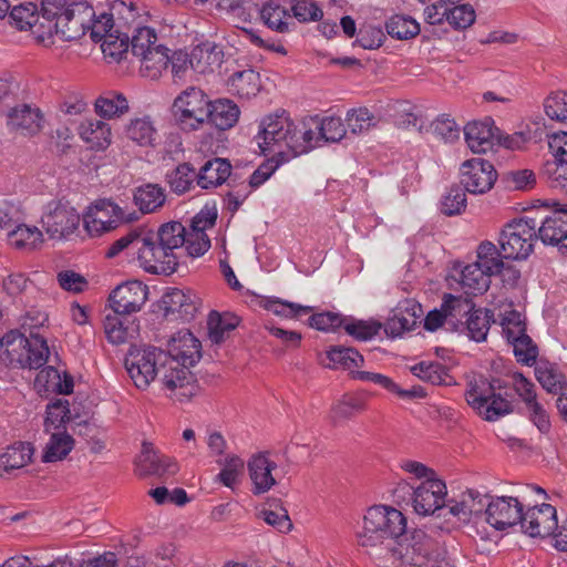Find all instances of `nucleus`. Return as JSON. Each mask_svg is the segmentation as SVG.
Listing matches in <instances>:
<instances>
[{"label": "nucleus", "instance_id": "nucleus-1", "mask_svg": "<svg viewBox=\"0 0 567 567\" xmlns=\"http://www.w3.org/2000/svg\"><path fill=\"white\" fill-rule=\"evenodd\" d=\"M185 236L186 228L179 221L164 223L157 230L135 227L114 240L105 257L112 259L123 254L150 274L171 275L177 269V250L183 248Z\"/></svg>", "mask_w": 567, "mask_h": 567}, {"label": "nucleus", "instance_id": "nucleus-2", "mask_svg": "<svg viewBox=\"0 0 567 567\" xmlns=\"http://www.w3.org/2000/svg\"><path fill=\"white\" fill-rule=\"evenodd\" d=\"M91 14L87 0H44L38 22H33L29 30L44 47L54 43V34L63 41H74L84 35V25Z\"/></svg>", "mask_w": 567, "mask_h": 567}, {"label": "nucleus", "instance_id": "nucleus-3", "mask_svg": "<svg viewBox=\"0 0 567 567\" xmlns=\"http://www.w3.org/2000/svg\"><path fill=\"white\" fill-rule=\"evenodd\" d=\"M302 132L303 121L296 123L282 111L262 117L255 140L262 154H275L280 157V162H286L309 152Z\"/></svg>", "mask_w": 567, "mask_h": 567}, {"label": "nucleus", "instance_id": "nucleus-4", "mask_svg": "<svg viewBox=\"0 0 567 567\" xmlns=\"http://www.w3.org/2000/svg\"><path fill=\"white\" fill-rule=\"evenodd\" d=\"M363 532L364 534L360 536L363 546L390 537L400 539L399 548L395 551L405 561L411 563L414 560V556L422 555L421 544L413 540L423 535L415 534L412 536V540H409L405 536L406 518L394 507L374 505L368 508L363 515Z\"/></svg>", "mask_w": 567, "mask_h": 567}, {"label": "nucleus", "instance_id": "nucleus-5", "mask_svg": "<svg viewBox=\"0 0 567 567\" xmlns=\"http://www.w3.org/2000/svg\"><path fill=\"white\" fill-rule=\"evenodd\" d=\"M467 404L485 421L494 422L513 412L512 395L502 379L473 378L465 391Z\"/></svg>", "mask_w": 567, "mask_h": 567}, {"label": "nucleus", "instance_id": "nucleus-6", "mask_svg": "<svg viewBox=\"0 0 567 567\" xmlns=\"http://www.w3.org/2000/svg\"><path fill=\"white\" fill-rule=\"evenodd\" d=\"M141 18L131 27H125L130 35L132 54L141 60V73L152 80L157 79L162 71L168 66V50L157 44L156 31L144 22L147 21V13L140 8Z\"/></svg>", "mask_w": 567, "mask_h": 567}, {"label": "nucleus", "instance_id": "nucleus-7", "mask_svg": "<svg viewBox=\"0 0 567 567\" xmlns=\"http://www.w3.org/2000/svg\"><path fill=\"white\" fill-rule=\"evenodd\" d=\"M30 338L18 331H10L0 339V359L8 364L18 363L22 368L39 369L49 359L47 340L33 331Z\"/></svg>", "mask_w": 567, "mask_h": 567}, {"label": "nucleus", "instance_id": "nucleus-8", "mask_svg": "<svg viewBox=\"0 0 567 567\" xmlns=\"http://www.w3.org/2000/svg\"><path fill=\"white\" fill-rule=\"evenodd\" d=\"M210 100L199 87L189 86L182 91L172 104L175 125L183 132L198 131L209 117Z\"/></svg>", "mask_w": 567, "mask_h": 567}, {"label": "nucleus", "instance_id": "nucleus-9", "mask_svg": "<svg viewBox=\"0 0 567 567\" xmlns=\"http://www.w3.org/2000/svg\"><path fill=\"white\" fill-rule=\"evenodd\" d=\"M89 8L92 14L84 25V34L90 31L94 42H101L109 33H114L115 29L131 27L141 18L140 8L132 0H113L110 13L104 12L99 17H95L92 6L89 4Z\"/></svg>", "mask_w": 567, "mask_h": 567}, {"label": "nucleus", "instance_id": "nucleus-10", "mask_svg": "<svg viewBox=\"0 0 567 567\" xmlns=\"http://www.w3.org/2000/svg\"><path fill=\"white\" fill-rule=\"evenodd\" d=\"M537 223L534 218L523 217L506 224L499 235L501 252L506 259L524 260L534 250L538 239Z\"/></svg>", "mask_w": 567, "mask_h": 567}, {"label": "nucleus", "instance_id": "nucleus-11", "mask_svg": "<svg viewBox=\"0 0 567 567\" xmlns=\"http://www.w3.org/2000/svg\"><path fill=\"white\" fill-rule=\"evenodd\" d=\"M165 351L156 347L131 348L125 357V369L136 388L145 390L167 360Z\"/></svg>", "mask_w": 567, "mask_h": 567}, {"label": "nucleus", "instance_id": "nucleus-12", "mask_svg": "<svg viewBox=\"0 0 567 567\" xmlns=\"http://www.w3.org/2000/svg\"><path fill=\"white\" fill-rule=\"evenodd\" d=\"M424 21L431 25L447 23L453 30H465L476 20L473 6L464 0H437L423 11Z\"/></svg>", "mask_w": 567, "mask_h": 567}, {"label": "nucleus", "instance_id": "nucleus-13", "mask_svg": "<svg viewBox=\"0 0 567 567\" xmlns=\"http://www.w3.org/2000/svg\"><path fill=\"white\" fill-rule=\"evenodd\" d=\"M164 365L159 368V381L166 395L181 403L188 402L198 392V383L189 368L167 354Z\"/></svg>", "mask_w": 567, "mask_h": 567}, {"label": "nucleus", "instance_id": "nucleus-14", "mask_svg": "<svg viewBox=\"0 0 567 567\" xmlns=\"http://www.w3.org/2000/svg\"><path fill=\"white\" fill-rule=\"evenodd\" d=\"M81 217L68 202L52 200L48 203L41 216V224L52 239H68L78 230Z\"/></svg>", "mask_w": 567, "mask_h": 567}, {"label": "nucleus", "instance_id": "nucleus-15", "mask_svg": "<svg viewBox=\"0 0 567 567\" xmlns=\"http://www.w3.org/2000/svg\"><path fill=\"white\" fill-rule=\"evenodd\" d=\"M130 218L125 212L109 199L97 200L83 215V226L86 233L94 237L115 229Z\"/></svg>", "mask_w": 567, "mask_h": 567}, {"label": "nucleus", "instance_id": "nucleus-16", "mask_svg": "<svg viewBox=\"0 0 567 567\" xmlns=\"http://www.w3.org/2000/svg\"><path fill=\"white\" fill-rule=\"evenodd\" d=\"M464 136L467 146L473 153H486L498 144H503L508 148L515 147L513 143L515 137H505L502 141L499 130L491 117L467 123L464 127Z\"/></svg>", "mask_w": 567, "mask_h": 567}, {"label": "nucleus", "instance_id": "nucleus-17", "mask_svg": "<svg viewBox=\"0 0 567 567\" xmlns=\"http://www.w3.org/2000/svg\"><path fill=\"white\" fill-rule=\"evenodd\" d=\"M497 179L494 165L484 158H471L460 167V182L471 194H485L492 189Z\"/></svg>", "mask_w": 567, "mask_h": 567}, {"label": "nucleus", "instance_id": "nucleus-18", "mask_svg": "<svg viewBox=\"0 0 567 567\" xmlns=\"http://www.w3.org/2000/svg\"><path fill=\"white\" fill-rule=\"evenodd\" d=\"M422 316L423 308L416 300H401L386 318L384 332L391 339L403 338L421 323Z\"/></svg>", "mask_w": 567, "mask_h": 567}, {"label": "nucleus", "instance_id": "nucleus-19", "mask_svg": "<svg viewBox=\"0 0 567 567\" xmlns=\"http://www.w3.org/2000/svg\"><path fill=\"white\" fill-rule=\"evenodd\" d=\"M446 484L437 477H427L413 489L411 504L420 516L433 515L445 505Z\"/></svg>", "mask_w": 567, "mask_h": 567}, {"label": "nucleus", "instance_id": "nucleus-20", "mask_svg": "<svg viewBox=\"0 0 567 567\" xmlns=\"http://www.w3.org/2000/svg\"><path fill=\"white\" fill-rule=\"evenodd\" d=\"M303 135L309 151L326 142H338L344 134L346 128L340 117L310 116L303 120Z\"/></svg>", "mask_w": 567, "mask_h": 567}, {"label": "nucleus", "instance_id": "nucleus-21", "mask_svg": "<svg viewBox=\"0 0 567 567\" xmlns=\"http://www.w3.org/2000/svg\"><path fill=\"white\" fill-rule=\"evenodd\" d=\"M486 522L497 530L522 524L523 502L518 497L499 496L493 498L485 508Z\"/></svg>", "mask_w": 567, "mask_h": 567}, {"label": "nucleus", "instance_id": "nucleus-22", "mask_svg": "<svg viewBox=\"0 0 567 567\" xmlns=\"http://www.w3.org/2000/svg\"><path fill=\"white\" fill-rule=\"evenodd\" d=\"M147 296L148 288L142 281H126L117 286L110 295V307L113 311L132 316L142 309Z\"/></svg>", "mask_w": 567, "mask_h": 567}, {"label": "nucleus", "instance_id": "nucleus-23", "mask_svg": "<svg viewBox=\"0 0 567 567\" xmlns=\"http://www.w3.org/2000/svg\"><path fill=\"white\" fill-rule=\"evenodd\" d=\"M520 525L524 533L530 537L550 536L558 528L557 511L546 503L528 507L527 511H523Z\"/></svg>", "mask_w": 567, "mask_h": 567}, {"label": "nucleus", "instance_id": "nucleus-24", "mask_svg": "<svg viewBox=\"0 0 567 567\" xmlns=\"http://www.w3.org/2000/svg\"><path fill=\"white\" fill-rule=\"evenodd\" d=\"M136 470L141 476H172L177 473L178 465L174 458L155 450L152 443L144 442L137 457Z\"/></svg>", "mask_w": 567, "mask_h": 567}, {"label": "nucleus", "instance_id": "nucleus-25", "mask_svg": "<svg viewBox=\"0 0 567 567\" xmlns=\"http://www.w3.org/2000/svg\"><path fill=\"white\" fill-rule=\"evenodd\" d=\"M202 344L195 336L186 329L179 330L172 336L167 343L165 354L182 364L195 365L202 358Z\"/></svg>", "mask_w": 567, "mask_h": 567}, {"label": "nucleus", "instance_id": "nucleus-26", "mask_svg": "<svg viewBox=\"0 0 567 567\" xmlns=\"http://www.w3.org/2000/svg\"><path fill=\"white\" fill-rule=\"evenodd\" d=\"M164 316L172 321H189L197 312V302L190 293L171 288L162 297Z\"/></svg>", "mask_w": 567, "mask_h": 567}, {"label": "nucleus", "instance_id": "nucleus-27", "mask_svg": "<svg viewBox=\"0 0 567 567\" xmlns=\"http://www.w3.org/2000/svg\"><path fill=\"white\" fill-rule=\"evenodd\" d=\"M452 278L465 295H483L491 286V277L477 265L456 262L453 267Z\"/></svg>", "mask_w": 567, "mask_h": 567}, {"label": "nucleus", "instance_id": "nucleus-28", "mask_svg": "<svg viewBox=\"0 0 567 567\" xmlns=\"http://www.w3.org/2000/svg\"><path fill=\"white\" fill-rule=\"evenodd\" d=\"M103 328L110 343L123 344L137 336L140 324L135 317L113 311L105 316Z\"/></svg>", "mask_w": 567, "mask_h": 567}, {"label": "nucleus", "instance_id": "nucleus-29", "mask_svg": "<svg viewBox=\"0 0 567 567\" xmlns=\"http://www.w3.org/2000/svg\"><path fill=\"white\" fill-rule=\"evenodd\" d=\"M277 468V464L269 460L267 453H259L248 462V473L252 483V494L260 495L267 493L276 485L272 471Z\"/></svg>", "mask_w": 567, "mask_h": 567}, {"label": "nucleus", "instance_id": "nucleus-30", "mask_svg": "<svg viewBox=\"0 0 567 567\" xmlns=\"http://www.w3.org/2000/svg\"><path fill=\"white\" fill-rule=\"evenodd\" d=\"M537 236L545 245H561L567 248V210H554L546 216Z\"/></svg>", "mask_w": 567, "mask_h": 567}, {"label": "nucleus", "instance_id": "nucleus-31", "mask_svg": "<svg viewBox=\"0 0 567 567\" xmlns=\"http://www.w3.org/2000/svg\"><path fill=\"white\" fill-rule=\"evenodd\" d=\"M78 133L91 150L104 151L112 143L111 126L101 120L93 117L84 120L79 125Z\"/></svg>", "mask_w": 567, "mask_h": 567}, {"label": "nucleus", "instance_id": "nucleus-32", "mask_svg": "<svg viewBox=\"0 0 567 567\" xmlns=\"http://www.w3.org/2000/svg\"><path fill=\"white\" fill-rule=\"evenodd\" d=\"M9 125L24 135H33L43 126V114L38 107L23 104L9 113Z\"/></svg>", "mask_w": 567, "mask_h": 567}, {"label": "nucleus", "instance_id": "nucleus-33", "mask_svg": "<svg viewBox=\"0 0 567 567\" xmlns=\"http://www.w3.org/2000/svg\"><path fill=\"white\" fill-rule=\"evenodd\" d=\"M127 140L141 147H153L158 137L157 128L151 116L131 118L124 130Z\"/></svg>", "mask_w": 567, "mask_h": 567}, {"label": "nucleus", "instance_id": "nucleus-34", "mask_svg": "<svg viewBox=\"0 0 567 567\" xmlns=\"http://www.w3.org/2000/svg\"><path fill=\"white\" fill-rule=\"evenodd\" d=\"M230 163L220 157L208 159L197 173V185L203 189L223 185L230 176Z\"/></svg>", "mask_w": 567, "mask_h": 567}, {"label": "nucleus", "instance_id": "nucleus-35", "mask_svg": "<svg viewBox=\"0 0 567 567\" xmlns=\"http://www.w3.org/2000/svg\"><path fill=\"white\" fill-rule=\"evenodd\" d=\"M260 18L269 29L279 33L290 32L295 27L290 11L277 0H268L262 4Z\"/></svg>", "mask_w": 567, "mask_h": 567}, {"label": "nucleus", "instance_id": "nucleus-36", "mask_svg": "<svg viewBox=\"0 0 567 567\" xmlns=\"http://www.w3.org/2000/svg\"><path fill=\"white\" fill-rule=\"evenodd\" d=\"M8 240L17 249L31 251L37 249L44 239L37 226L19 221L8 231Z\"/></svg>", "mask_w": 567, "mask_h": 567}, {"label": "nucleus", "instance_id": "nucleus-37", "mask_svg": "<svg viewBox=\"0 0 567 567\" xmlns=\"http://www.w3.org/2000/svg\"><path fill=\"white\" fill-rule=\"evenodd\" d=\"M240 110L237 104L230 100L210 101L209 121L216 128L225 131L236 125L239 120Z\"/></svg>", "mask_w": 567, "mask_h": 567}, {"label": "nucleus", "instance_id": "nucleus-38", "mask_svg": "<svg viewBox=\"0 0 567 567\" xmlns=\"http://www.w3.org/2000/svg\"><path fill=\"white\" fill-rule=\"evenodd\" d=\"M128 109L126 96L116 91L104 92L94 102L95 113L106 120L120 117L127 113Z\"/></svg>", "mask_w": 567, "mask_h": 567}, {"label": "nucleus", "instance_id": "nucleus-39", "mask_svg": "<svg viewBox=\"0 0 567 567\" xmlns=\"http://www.w3.org/2000/svg\"><path fill=\"white\" fill-rule=\"evenodd\" d=\"M133 200L143 214H150L165 204L166 194L157 184H144L135 188Z\"/></svg>", "mask_w": 567, "mask_h": 567}, {"label": "nucleus", "instance_id": "nucleus-40", "mask_svg": "<svg viewBox=\"0 0 567 567\" xmlns=\"http://www.w3.org/2000/svg\"><path fill=\"white\" fill-rule=\"evenodd\" d=\"M220 51L210 42L196 45L188 54L189 66L199 74L213 71L220 63Z\"/></svg>", "mask_w": 567, "mask_h": 567}, {"label": "nucleus", "instance_id": "nucleus-41", "mask_svg": "<svg viewBox=\"0 0 567 567\" xmlns=\"http://www.w3.org/2000/svg\"><path fill=\"white\" fill-rule=\"evenodd\" d=\"M260 75L248 69L234 73L228 80V89L240 99H250L260 91Z\"/></svg>", "mask_w": 567, "mask_h": 567}, {"label": "nucleus", "instance_id": "nucleus-42", "mask_svg": "<svg viewBox=\"0 0 567 567\" xmlns=\"http://www.w3.org/2000/svg\"><path fill=\"white\" fill-rule=\"evenodd\" d=\"M357 380L369 381L379 384L383 389L399 395L402 399H423L426 396V392L422 386L414 385L410 389H402L390 378L380 373L357 371Z\"/></svg>", "mask_w": 567, "mask_h": 567}, {"label": "nucleus", "instance_id": "nucleus-43", "mask_svg": "<svg viewBox=\"0 0 567 567\" xmlns=\"http://www.w3.org/2000/svg\"><path fill=\"white\" fill-rule=\"evenodd\" d=\"M492 322H494V312L492 310L474 307L466 319L467 337L475 342L485 341Z\"/></svg>", "mask_w": 567, "mask_h": 567}, {"label": "nucleus", "instance_id": "nucleus-44", "mask_svg": "<svg viewBox=\"0 0 567 567\" xmlns=\"http://www.w3.org/2000/svg\"><path fill=\"white\" fill-rule=\"evenodd\" d=\"M502 258L504 257L501 249L498 250L491 241H483L476 249V260L472 262V265H477L478 268H482L483 271L492 278L502 270L504 266Z\"/></svg>", "mask_w": 567, "mask_h": 567}, {"label": "nucleus", "instance_id": "nucleus-45", "mask_svg": "<svg viewBox=\"0 0 567 567\" xmlns=\"http://www.w3.org/2000/svg\"><path fill=\"white\" fill-rule=\"evenodd\" d=\"M239 323L237 316L224 312L212 311L208 316V337L213 343H221Z\"/></svg>", "mask_w": 567, "mask_h": 567}, {"label": "nucleus", "instance_id": "nucleus-46", "mask_svg": "<svg viewBox=\"0 0 567 567\" xmlns=\"http://www.w3.org/2000/svg\"><path fill=\"white\" fill-rule=\"evenodd\" d=\"M100 43L105 59H109L110 62H120L128 52V31L126 28L115 29L114 33H109Z\"/></svg>", "mask_w": 567, "mask_h": 567}, {"label": "nucleus", "instance_id": "nucleus-47", "mask_svg": "<svg viewBox=\"0 0 567 567\" xmlns=\"http://www.w3.org/2000/svg\"><path fill=\"white\" fill-rule=\"evenodd\" d=\"M50 439L43 450L42 460L45 463L65 458L74 446L73 437L66 431L49 432Z\"/></svg>", "mask_w": 567, "mask_h": 567}, {"label": "nucleus", "instance_id": "nucleus-48", "mask_svg": "<svg viewBox=\"0 0 567 567\" xmlns=\"http://www.w3.org/2000/svg\"><path fill=\"white\" fill-rule=\"evenodd\" d=\"M535 377L539 384L549 393L560 392L565 384V375L555 363L539 361L535 367Z\"/></svg>", "mask_w": 567, "mask_h": 567}, {"label": "nucleus", "instance_id": "nucleus-49", "mask_svg": "<svg viewBox=\"0 0 567 567\" xmlns=\"http://www.w3.org/2000/svg\"><path fill=\"white\" fill-rule=\"evenodd\" d=\"M410 370L413 375L434 385L450 384L452 380L449 370L440 362L421 361Z\"/></svg>", "mask_w": 567, "mask_h": 567}, {"label": "nucleus", "instance_id": "nucleus-50", "mask_svg": "<svg viewBox=\"0 0 567 567\" xmlns=\"http://www.w3.org/2000/svg\"><path fill=\"white\" fill-rule=\"evenodd\" d=\"M45 413V432L65 431L66 423L71 421V411L68 400L58 399L49 403Z\"/></svg>", "mask_w": 567, "mask_h": 567}, {"label": "nucleus", "instance_id": "nucleus-51", "mask_svg": "<svg viewBox=\"0 0 567 567\" xmlns=\"http://www.w3.org/2000/svg\"><path fill=\"white\" fill-rule=\"evenodd\" d=\"M388 34L396 40H410L420 33L419 22L410 16L394 14L385 22Z\"/></svg>", "mask_w": 567, "mask_h": 567}, {"label": "nucleus", "instance_id": "nucleus-52", "mask_svg": "<svg viewBox=\"0 0 567 567\" xmlns=\"http://www.w3.org/2000/svg\"><path fill=\"white\" fill-rule=\"evenodd\" d=\"M166 181L173 193L184 194L194 186L195 182L197 183V173L188 163H183L167 173Z\"/></svg>", "mask_w": 567, "mask_h": 567}, {"label": "nucleus", "instance_id": "nucleus-53", "mask_svg": "<svg viewBox=\"0 0 567 567\" xmlns=\"http://www.w3.org/2000/svg\"><path fill=\"white\" fill-rule=\"evenodd\" d=\"M309 326L322 332H334L343 326L346 332L354 337V322L343 324L341 316L330 311L312 315L309 318Z\"/></svg>", "mask_w": 567, "mask_h": 567}, {"label": "nucleus", "instance_id": "nucleus-54", "mask_svg": "<svg viewBox=\"0 0 567 567\" xmlns=\"http://www.w3.org/2000/svg\"><path fill=\"white\" fill-rule=\"evenodd\" d=\"M353 354L354 350L352 348L334 346L326 353H320L318 361L324 368L347 370L350 369L354 362Z\"/></svg>", "mask_w": 567, "mask_h": 567}, {"label": "nucleus", "instance_id": "nucleus-55", "mask_svg": "<svg viewBox=\"0 0 567 567\" xmlns=\"http://www.w3.org/2000/svg\"><path fill=\"white\" fill-rule=\"evenodd\" d=\"M32 447L29 443L17 442L7 447L6 452L1 455L0 462L4 470L21 468L29 464L32 457Z\"/></svg>", "mask_w": 567, "mask_h": 567}, {"label": "nucleus", "instance_id": "nucleus-56", "mask_svg": "<svg viewBox=\"0 0 567 567\" xmlns=\"http://www.w3.org/2000/svg\"><path fill=\"white\" fill-rule=\"evenodd\" d=\"M223 467L216 476V482L234 489L240 482L244 473V460L237 455H228L221 463Z\"/></svg>", "mask_w": 567, "mask_h": 567}, {"label": "nucleus", "instance_id": "nucleus-57", "mask_svg": "<svg viewBox=\"0 0 567 567\" xmlns=\"http://www.w3.org/2000/svg\"><path fill=\"white\" fill-rule=\"evenodd\" d=\"M441 306L446 315V319L458 321L473 310L474 302L466 297L446 293L443 297Z\"/></svg>", "mask_w": 567, "mask_h": 567}, {"label": "nucleus", "instance_id": "nucleus-58", "mask_svg": "<svg viewBox=\"0 0 567 567\" xmlns=\"http://www.w3.org/2000/svg\"><path fill=\"white\" fill-rule=\"evenodd\" d=\"M544 111L550 120L567 123V91L551 92L544 100Z\"/></svg>", "mask_w": 567, "mask_h": 567}, {"label": "nucleus", "instance_id": "nucleus-59", "mask_svg": "<svg viewBox=\"0 0 567 567\" xmlns=\"http://www.w3.org/2000/svg\"><path fill=\"white\" fill-rule=\"evenodd\" d=\"M508 343L513 347L514 355L518 362L526 365H532L536 362L538 349L527 333L518 338L515 337Z\"/></svg>", "mask_w": 567, "mask_h": 567}, {"label": "nucleus", "instance_id": "nucleus-60", "mask_svg": "<svg viewBox=\"0 0 567 567\" xmlns=\"http://www.w3.org/2000/svg\"><path fill=\"white\" fill-rule=\"evenodd\" d=\"M258 516L280 533H288L292 528L288 512L281 505H276L275 508H271V505L264 507L260 509Z\"/></svg>", "mask_w": 567, "mask_h": 567}, {"label": "nucleus", "instance_id": "nucleus-61", "mask_svg": "<svg viewBox=\"0 0 567 567\" xmlns=\"http://www.w3.org/2000/svg\"><path fill=\"white\" fill-rule=\"evenodd\" d=\"M501 326L507 342L526 333L525 320L520 312L514 309L506 310L502 315Z\"/></svg>", "mask_w": 567, "mask_h": 567}, {"label": "nucleus", "instance_id": "nucleus-62", "mask_svg": "<svg viewBox=\"0 0 567 567\" xmlns=\"http://www.w3.org/2000/svg\"><path fill=\"white\" fill-rule=\"evenodd\" d=\"M10 23L18 30H29L33 22H38L37 6L29 2L12 8Z\"/></svg>", "mask_w": 567, "mask_h": 567}, {"label": "nucleus", "instance_id": "nucleus-63", "mask_svg": "<svg viewBox=\"0 0 567 567\" xmlns=\"http://www.w3.org/2000/svg\"><path fill=\"white\" fill-rule=\"evenodd\" d=\"M466 204L465 189L453 186L442 198L441 212L446 216L458 215L466 208Z\"/></svg>", "mask_w": 567, "mask_h": 567}, {"label": "nucleus", "instance_id": "nucleus-64", "mask_svg": "<svg viewBox=\"0 0 567 567\" xmlns=\"http://www.w3.org/2000/svg\"><path fill=\"white\" fill-rule=\"evenodd\" d=\"M544 175L550 186L559 189H567V161L555 157L544 165Z\"/></svg>", "mask_w": 567, "mask_h": 567}]
</instances>
